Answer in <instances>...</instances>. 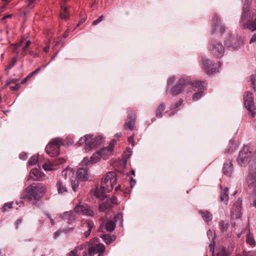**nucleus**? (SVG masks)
<instances>
[{"label": "nucleus", "mask_w": 256, "mask_h": 256, "mask_svg": "<svg viewBox=\"0 0 256 256\" xmlns=\"http://www.w3.org/2000/svg\"><path fill=\"white\" fill-rule=\"evenodd\" d=\"M238 164L242 166L249 164L248 174L246 182L249 188H252L256 192V164L254 154L246 148L240 152L237 159Z\"/></svg>", "instance_id": "nucleus-1"}, {"label": "nucleus", "mask_w": 256, "mask_h": 256, "mask_svg": "<svg viewBox=\"0 0 256 256\" xmlns=\"http://www.w3.org/2000/svg\"><path fill=\"white\" fill-rule=\"evenodd\" d=\"M45 192V188L40 184H32L26 188L21 195V198L28 201L38 200L40 194Z\"/></svg>", "instance_id": "nucleus-2"}, {"label": "nucleus", "mask_w": 256, "mask_h": 256, "mask_svg": "<svg viewBox=\"0 0 256 256\" xmlns=\"http://www.w3.org/2000/svg\"><path fill=\"white\" fill-rule=\"evenodd\" d=\"M75 213L90 216H94V212L92 207L88 206L78 205L74 208V212H64L62 216V218L64 220H67L68 222H70L75 220Z\"/></svg>", "instance_id": "nucleus-3"}, {"label": "nucleus", "mask_w": 256, "mask_h": 256, "mask_svg": "<svg viewBox=\"0 0 256 256\" xmlns=\"http://www.w3.org/2000/svg\"><path fill=\"white\" fill-rule=\"evenodd\" d=\"M250 4L248 2L244 4L242 15V20L244 22L248 17L250 18L252 14V18L248 20L246 22L244 23L243 25L244 28L254 32L256 30V10L250 12Z\"/></svg>", "instance_id": "nucleus-4"}, {"label": "nucleus", "mask_w": 256, "mask_h": 256, "mask_svg": "<svg viewBox=\"0 0 256 256\" xmlns=\"http://www.w3.org/2000/svg\"><path fill=\"white\" fill-rule=\"evenodd\" d=\"M116 143V140H112L107 148H104L96 154H94L90 157V160L88 157L84 158L81 162L80 165L82 166H87L90 164H94L98 162L100 160V157L102 156V154H104L106 152L108 154H110L114 150V146Z\"/></svg>", "instance_id": "nucleus-5"}, {"label": "nucleus", "mask_w": 256, "mask_h": 256, "mask_svg": "<svg viewBox=\"0 0 256 256\" xmlns=\"http://www.w3.org/2000/svg\"><path fill=\"white\" fill-rule=\"evenodd\" d=\"M102 136H98L94 138L92 134L85 135L82 137L78 140L80 145L85 144L84 149L88 152L94 147L98 146L102 144Z\"/></svg>", "instance_id": "nucleus-6"}, {"label": "nucleus", "mask_w": 256, "mask_h": 256, "mask_svg": "<svg viewBox=\"0 0 256 256\" xmlns=\"http://www.w3.org/2000/svg\"><path fill=\"white\" fill-rule=\"evenodd\" d=\"M116 176L114 172H108L102 178L101 182L102 188L106 192L111 191L116 184Z\"/></svg>", "instance_id": "nucleus-7"}, {"label": "nucleus", "mask_w": 256, "mask_h": 256, "mask_svg": "<svg viewBox=\"0 0 256 256\" xmlns=\"http://www.w3.org/2000/svg\"><path fill=\"white\" fill-rule=\"evenodd\" d=\"M64 144L61 138H54L46 146V152L50 156L54 157L59 154L60 148Z\"/></svg>", "instance_id": "nucleus-8"}, {"label": "nucleus", "mask_w": 256, "mask_h": 256, "mask_svg": "<svg viewBox=\"0 0 256 256\" xmlns=\"http://www.w3.org/2000/svg\"><path fill=\"white\" fill-rule=\"evenodd\" d=\"M189 80L184 78H180L176 84L172 88L170 94L172 96H176L182 92L188 93Z\"/></svg>", "instance_id": "nucleus-9"}, {"label": "nucleus", "mask_w": 256, "mask_h": 256, "mask_svg": "<svg viewBox=\"0 0 256 256\" xmlns=\"http://www.w3.org/2000/svg\"><path fill=\"white\" fill-rule=\"evenodd\" d=\"M209 51L214 58H218L224 56V48L220 42L214 40L210 42Z\"/></svg>", "instance_id": "nucleus-10"}, {"label": "nucleus", "mask_w": 256, "mask_h": 256, "mask_svg": "<svg viewBox=\"0 0 256 256\" xmlns=\"http://www.w3.org/2000/svg\"><path fill=\"white\" fill-rule=\"evenodd\" d=\"M62 174L65 180L70 179L72 189L74 192H76L79 186V180L74 176V171L73 169L68 167L62 172Z\"/></svg>", "instance_id": "nucleus-11"}, {"label": "nucleus", "mask_w": 256, "mask_h": 256, "mask_svg": "<svg viewBox=\"0 0 256 256\" xmlns=\"http://www.w3.org/2000/svg\"><path fill=\"white\" fill-rule=\"evenodd\" d=\"M244 100L245 108L247 109L249 114H250L252 118L254 117L256 114V108L254 104L252 94L250 92H246L244 96Z\"/></svg>", "instance_id": "nucleus-12"}, {"label": "nucleus", "mask_w": 256, "mask_h": 256, "mask_svg": "<svg viewBox=\"0 0 256 256\" xmlns=\"http://www.w3.org/2000/svg\"><path fill=\"white\" fill-rule=\"evenodd\" d=\"M104 250L105 247L103 244H94L88 248V252H84V256H94L97 254L98 256H100L104 252Z\"/></svg>", "instance_id": "nucleus-13"}, {"label": "nucleus", "mask_w": 256, "mask_h": 256, "mask_svg": "<svg viewBox=\"0 0 256 256\" xmlns=\"http://www.w3.org/2000/svg\"><path fill=\"white\" fill-rule=\"evenodd\" d=\"M242 214V200L238 198L233 204L230 211V217L236 220L241 217Z\"/></svg>", "instance_id": "nucleus-14"}, {"label": "nucleus", "mask_w": 256, "mask_h": 256, "mask_svg": "<svg viewBox=\"0 0 256 256\" xmlns=\"http://www.w3.org/2000/svg\"><path fill=\"white\" fill-rule=\"evenodd\" d=\"M202 66L206 74H212L216 71V68H215L214 65L212 64L208 60L202 58Z\"/></svg>", "instance_id": "nucleus-15"}, {"label": "nucleus", "mask_w": 256, "mask_h": 256, "mask_svg": "<svg viewBox=\"0 0 256 256\" xmlns=\"http://www.w3.org/2000/svg\"><path fill=\"white\" fill-rule=\"evenodd\" d=\"M212 26L214 28L212 30V33L214 31H217L219 29L220 33L222 34L226 30L225 26L220 24V20L217 16H214L212 18Z\"/></svg>", "instance_id": "nucleus-16"}, {"label": "nucleus", "mask_w": 256, "mask_h": 256, "mask_svg": "<svg viewBox=\"0 0 256 256\" xmlns=\"http://www.w3.org/2000/svg\"><path fill=\"white\" fill-rule=\"evenodd\" d=\"M120 218H122V214H119L114 216V220H108L105 225L106 230L110 232L113 231L116 228V222H117L118 219Z\"/></svg>", "instance_id": "nucleus-17"}, {"label": "nucleus", "mask_w": 256, "mask_h": 256, "mask_svg": "<svg viewBox=\"0 0 256 256\" xmlns=\"http://www.w3.org/2000/svg\"><path fill=\"white\" fill-rule=\"evenodd\" d=\"M64 162H65V160L64 158H60L58 160H56L55 162H46L42 165V166L43 168L46 171H50V170H52L54 169V168H53L54 166L58 165V164H62L63 163H64Z\"/></svg>", "instance_id": "nucleus-18"}, {"label": "nucleus", "mask_w": 256, "mask_h": 256, "mask_svg": "<svg viewBox=\"0 0 256 256\" xmlns=\"http://www.w3.org/2000/svg\"><path fill=\"white\" fill-rule=\"evenodd\" d=\"M77 179L82 181H86L88 180L89 174L88 169L84 168H79L77 170Z\"/></svg>", "instance_id": "nucleus-19"}, {"label": "nucleus", "mask_w": 256, "mask_h": 256, "mask_svg": "<svg viewBox=\"0 0 256 256\" xmlns=\"http://www.w3.org/2000/svg\"><path fill=\"white\" fill-rule=\"evenodd\" d=\"M233 164L231 160H228L224 164L222 171L224 174L228 177H230L233 171Z\"/></svg>", "instance_id": "nucleus-20"}, {"label": "nucleus", "mask_w": 256, "mask_h": 256, "mask_svg": "<svg viewBox=\"0 0 256 256\" xmlns=\"http://www.w3.org/2000/svg\"><path fill=\"white\" fill-rule=\"evenodd\" d=\"M136 121V118L134 114H132V116L128 115L125 122L124 127L127 128L130 130H132Z\"/></svg>", "instance_id": "nucleus-21"}, {"label": "nucleus", "mask_w": 256, "mask_h": 256, "mask_svg": "<svg viewBox=\"0 0 256 256\" xmlns=\"http://www.w3.org/2000/svg\"><path fill=\"white\" fill-rule=\"evenodd\" d=\"M204 82L200 81H194L190 82L189 81L188 89L192 88L194 91L196 90H203L204 86L202 84Z\"/></svg>", "instance_id": "nucleus-22"}, {"label": "nucleus", "mask_w": 256, "mask_h": 256, "mask_svg": "<svg viewBox=\"0 0 256 256\" xmlns=\"http://www.w3.org/2000/svg\"><path fill=\"white\" fill-rule=\"evenodd\" d=\"M94 226V222L90 220H86L85 223L84 224V226L88 230L84 233V235L85 238H88L92 231V228Z\"/></svg>", "instance_id": "nucleus-23"}, {"label": "nucleus", "mask_w": 256, "mask_h": 256, "mask_svg": "<svg viewBox=\"0 0 256 256\" xmlns=\"http://www.w3.org/2000/svg\"><path fill=\"white\" fill-rule=\"evenodd\" d=\"M109 192H106L104 188H102V186L100 188L97 187L94 190V195L98 198L104 199L106 197V194Z\"/></svg>", "instance_id": "nucleus-24"}, {"label": "nucleus", "mask_w": 256, "mask_h": 256, "mask_svg": "<svg viewBox=\"0 0 256 256\" xmlns=\"http://www.w3.org/2000/svg\"><path fill=\"white\" fill-rule=\"evenodd\" d=\"M221 188V194H220V200L222 202H224L225 204H226L228 200V188L226 187L223 188V187L220 186Z\"/></svg>", "instance_id": "nucleus-25"}, {"label": "nucleus", "mask_w": 256, "mask_h": 256, "mask_svg": "<svg viewBox=\"0 0 256 256\" xmlns=\"http://www.w3.org/2000/svg\"><path fill=\"white\" fill-rule=\"evenodd\" d=\"M199 212L201 214L202 218L206 222H208L212 220V215L207 210H200Z\"/></svg>", "instance_id": "nucleus-26"}, {"label": "nucleus", "mask_w": 256, "mask_h": 256, "mask_svg": "<svg viewBox=\"0 0 256 256\" xmlns=\"http://www.w3.org/2000/svg\"><path fill=\"white\" fill-rule=\"evenodd\" d=\"M246 242L252 246H256V241L253 235L250 232H248L246 234Z\"/></svg>", "instance_id": "nucleus-27"}, {"label": "nucleus", "mask_w": 256, "mask_h": 256, "mask_svg": "<svg viewBox=\"0 0 256 256\" xmlns=\"http://www.w3.org/2000/svg\"><path fill=\"white\" fill-rule=\"evenodd\" d=\"M57 190L59 194H63L67 192L66 186L60 181H58L56 184Z\"/></svg>", "instance_id": "nucleus-28"}, {"label": "nucleus", "mask_w": 256, "mask_h": 256, "mask_svg": "<svg viewBox=\"0 0 256 256\" xmlns=\"http://www.w3.org/2000/svg\"><path fill=\"white\" fill-rule=\"evenodd\" d=\"M40 177V172L38 170H32L30 174V178L34 180H38Z\"/></svg>", "instance_id": "nucleus-29"}, {"label": "nucleus", "mask_w": 256, "mask_h": 256, "mask_svg": "<svg viewBox=\"0 0 256 256\" xmlns=\"http://www.w3.org/2000/svg\"><path fill=\"white\" fill-rule=\"evenodd\" d=\"M164 103L160 104L156 110V116L160 118L164 114Z\"/></svg>", "instance_id": "nucleus-30"}, {"label": "nucleus", "mask_w": 256, "mask_h": 256, "mask_svg": "<svg viewBox=\"0 0 256 256\" xmlns=\"http://www.w3.org/2000/svg\"><path fill=\"white\" fill-rule=\"evenodd\" d=\"M102 238L106 244H110L116 240V237L114 236L106 234L103 236Z\"/></svg>", "instance_id": "nucleus-31"}, {"label": "nucleus", "mask_w": 256, "mask_h": 256, "mask_svg": "<svg viewBox=\"0 0 256 256\" xmlns=\"http://www.w3.org/2000/svg\"><path fill=\"white\" fill-rule=\"evenodd\" d=\"M219 226L221 232H225L228 228V224L224 220H220L219 222Z\"/></svg>", "instance_id": "nucleus-32"}, {"label": "nucleus", "mask_w": 256, "mask_h": 256, "mask_svg": "<svg viewBox=\"0 0 256 256\" xmlns=\"http://www.w3.org/2000/svg\"><path fill=\"white\" fill-rule=\"evenodd\" d=\"M111 207V204L107 203V201L103 202L101 204L98 208V210L100 212H104L105 210L110 208Z\"/></svg>", "instance_id": "nucleus-33"}, {"label": "nucleus", "mask_w": 256, "mask_h": 256, "mask_svg": "<svg viewBox=\"0 0 256 256\" xmlns=\"http://www.w3.org/2000/svg\"><path fill=\"white\" fill-rule=\"evenodd\" d=\"M202 96H203V92H202V90H200L198 92H196L194 94V96H192V98L194 100H197L200 98H201Z\"/></svg>", "instance_id": "nucleus-34"}, {"label": "nucleus", "mask_w": 256, "mask_h": 256, "mask_svg": "<svg viewBox=\"0 0 256 256\" xmlns=\"http://www.w3.org/2000/svg\"><path fill=\"white\" fill-rule=\"evenodd\" d=\"M37 161L38 157L36 156H32L28 160V163L30 165L32 166L35 164Z\"/></svg>", "instance_id": "nucleus-35"}, {"label": "nucleus", "mask_w": 256, "mask_h": 256, "mask_svg": "<svg viewBox=\"0 0 256 256\" xmlns=\"http://www.w3.org/2000/svg\"><path fill=\"white\" fill-rule=\"evenodd\" d=\"M250 81L251 83V85L253 88V89L254 90H256V87H255V82L256 81V76L254 75H251L250 76Z\"/></svg>", "instance_id": "nucleus-36"}, {"label": "nucleus", "mask_w": 256, "mask_h": 256, "mask_svg": "<svg viewBox=\"0 0 256 256\" xmlns=\"http://www.w3.org/2000/svg\"><path fill=\"white\" fill-rule=\"evenodd\" d=\"M107 203L111 204V206L112 204H117V199L115 196H112L110 199L106 200Z\"/></svg>", "instance_id": "nucleus-37"}, {"label": "nucleus", "mask_w": 256, "mask_h": 256, "mask_svg": "<svg viewBox=\"0 0 256 256\" xmlns=\"http://www.w3.org/2000/svg\"><path fill=\"white\" fill-rule=\"evenodd\" d=\"M13 204V202H9V203H6L4 204L3 206L2 207V210L3 212L6 211L9 208H12V205Z\"/></svg>", "instance_id": "nucleus-38"}, {"label": "nucleus", "mask_w": 256, "mask_h": 256, "mask_svg": "<svg viewBox=\"0 0 256 256\" xmlns=\"http://www.w3.org/2000/svg\"><path fill=\"white\" fill-rule=\"evenodd\" d=\"M242 44V41L241 40H239L236 43H235L234 44H232V46L230 44H228V46L232 48L233 49H236L238 47H239Z\"/></svg>", "instance_id": "nucleus-39"}, {"label": "nucleus", "mask_w": 256, "mask_h": 256, "mask_svg": "<svg viewBox=\"0 0 256 256\" xmlns=\"http://www.w3.org/2000/svg\"><path fill=\"white\" fill-rule=\"evenodd\" d=\"M207 236L210 240H214L216 236L215 235L213 236L212 232L210 230L207 232Z\"/></svg>", "instance_id": "nucleus-40"}, {"label": "nucleus", "mask_w": 256, "mask_h": 256, "mask_svg": "<svg viewBox=\"0 0 256 256\" xmlns=\"http://www.w3.org/2000/svg\"><path fill=\"white\" fill-rule=\"evenodd\" d=\"M63 12L64 14H63L62 12L60 14L61 18L62 20H66L68 17V15L66 14V12H67V8L66 7L64 8Z\"/></svg>", "instance_id": "nucleus-41"}, {"label": "nucleus", "mask_w": 256, "mask_h": 256, "mask_svg": "<svg viewBox=\"0 0 256 256\" xmlns=\"http://www.w3.org/2000/svg\"><path fill=\"white\" fill-rule=\"evenodd\" d=\"M19 81L18 79L15 78H10L6 81V84L7 86L10 84H16Z\"/></svg>", "instance_id": "nucleus-42"}, {"label": "nucleus", "mask_w": 256, "mask_h": 256, "mask_svg": "<svg viewBox=\"0 0 256 256\" xmlns=\"http://www.w3.org/2000/svg\"><path fill=\"white\" fill-rule=\"evenodd\" d=\"M214 245H215L214 240H211L210 244L209 245V248H210V250L212 252V256H214Z\"/></svg>", "instance_id": "nucleus-43"}, {"label": "nucleus", "mask_w": 256, "mask_h": 256, "mask_svg": "<svg viewBox=\"0 0 256 256\" xmlns=\"http://www.w3.org/2000/svg\"><path fill=\"white\" fill-rule=\"evenodd\" d=\"M103 17H104V16L102 15L98 19L94 20L92 22V24L94 26H96V25L98 24L100 22H101L102 20Z\"/></svg>", "instance_id": "nucleus-44"}, {"label": "nucleus", "mask_w": 256, "mask_h": 256, "mask_svg": "<svg viewBox=\"0 0 256 256\" xmlns=\"http://www.w3.org/2000/svg\"><path fill=\"white\" fill-rule=\"evenodd\" d=\"M78 250L74 249L71 250L68 254L67 256H78Z\"/></svg>", "instance_id": "nucleus-45"}, {"label": "nucleus", "mask_w": 256, "mask_h": 256, "mask_svg": "<svg viewBox=\"0 0 256 256\" xmlns=\"http://www.w3.org/2000/svg\"><path fill=\"white\" fill-rule=\"evenodd\" d=\"M20 88V84L17 82L16 84V86H10V89L12 91H15L18 90Z\"/></svg>", "instance_id": "nucleus-46"}, {"label": "nucleus", "mask_w": 256, "mask_h": 256, "mask_svg": "<svg viewBox=\"0 0 256 256\" xmlns=\"http://www.w3.org/2000/svg\"><path fill=\"white\" fill-rule=\"evenodd\" d=\"M176 80V78L175 76H172L170 78H168V82H167V84L168 86H170L171 84H172L174 81L175 80Z\"/></svg>", "instance_id": "nucleus-47"}, {"label": "nucleus", "mask_w": 256, "mask_h": 256, "mask_svg": "<svg viewBox=\"0 0 256 256\" xmlns=\"http://www.w3.org/2000/svg\"><path fill=\"white\" fill-rule=\"evenodd\" d=\"M256 43V34H254L252 35L250 40V44Z\"/></svg>", "instance_id": "nucleus-48"}, {"label": "nucleus", "mask_w": 256, "mask_h": 256, "mask_svg": "<svg viewBox=\"0 0 256 256\" xmlns=\"http://www.w3.org/2000/svg\"><path fill=\"white\" fill-rule=\"evenodd\" d=\"M17 62V60L16 58H12V63L11 64L8 66V68H11L12 67H13L14 64H16Z\"/></svg>", "instance_id": "nucleus-49"}, {"label": "nucleus", "mask_w": 256, "mask_h": 256, "mask_svg": "<svg viewBox=\"0 0 256 256\" xmlns=\"http://www.w3.org/2000/svg\"><path fill=\"white\" fill-rule=\"evenodd\" d=\"M32 76L30 75V74L26 78H24L22 82H21V84H24L26 82L27 80L30 78Z\"/></svg>", "instance_id": "nucleus-50"}, {"label": "nucleus", "mask_w": 256, "mask_h": 256, "mask_svg": "<svg viewBox=\"0 0 256 256\" xmlns=\"http://www.w3.org/2000/svg\"><path fill=\"white\" fill-rule=\"evenodd\" d=\"M36 0H28V6L30 7V8H32L34 6L32 5L33 3Z\"/></svg>", "instance_id": "nucleus-51"}, {"label": "nucleus", "mask_w": 256, "mask_h": 256, "mask_svg": "<svg viewBox=\"0 0 256 256\" xmlns=\"http://www.w3.org/2000/svg\"><path fill=\"white\" fill-rule=\"evenodd\" d=\"M30 44H31V42L30 41V40L27 41L26 46L24 48V52L26 51V49L29 47V46H30Z\"/></svg>", "instance_id": "nucleus-52"}, {"label": "nucleus", "mask_w": 256, "mask_h": 256, "mask_svg": "<svg viewBox=\"0 0 256 256\" xmlns=\"http://www.w3.org/2000/svg\"><path fill=\"white\" fill-rule=\"evenodd\" d=\"M128 140L130 144H132V146H134V137L131 136L128 138Z\"/></svg>", "instance_id": "nucleus-53"}, {"label": "nucleus", "mask_w": 256, "mask_h": 256, "mask_svg": "<svg viewBox=\"0 0 256 256\" xmlns=\"http://www.w3.org/2000/svg\"><path fill=\"white\" fill-rule=\"evenodd\" d=\"M136 184V180H134V178H132L130 180V187L131 188L134 187V186Z\"/></svg>", "instance_id": "nucleus-54"}, {"label": "nucleus", "mask_w": 256, "mask_h": 256, "mask_svg": "<svg viewBox=\"0 0 256 256\" xmlns=\"http://www.w3.org/2000/svg\"><path fill=\"white\" fill-rule=\"evenodd\" d=\"M22 41H20V42L18 43V44H14V46L16 47V48H18V47H20L22 46Z\"/></svg>", "instance_id": "nucleus-55"}, {"label": "nucleus", "mask_w": 256, "mask_h": 256, "mask_svg": "<svg viewBox=\"0 0 256 256\" xmlns=\"http://www.w3.org/2000/svg\"><path fill=\"white\" fill-rule=\"evenodd\" d=\"M218 256H228V254L224 250H222L219 254Z\"/></svg>", "instance_id": "nucleus-56"}, {"label": "nucleus", "mask_w": 256, "mask_h": 256, "mask_svg": "<svg viewBox=\"0 0 256 256\" xmlns=\"http://www.w3.org/2000/svg\"><path fill=\"white\" fill-rule=\"evenodd\" d=\"M182 100H180L178 102H176L175 104V108H178L182 104Z\"/></svg>", "instance_id": "nucleus-57"}, {"label": "nucleus", "mask_w": 256, "mask_h": 256, "mask_svg": "<svg viewBox=\"0 0 256 256\" xmlns=\"http://www.w3.org/2000/svg\"><path fill=\"white\" fill-rule=\"evenodd\" d=\"M60 232L59 231L56 232L54 234V238H56L60 236Z\"/></svg>", "instance_id": "nucleus-58"}, {"label": "nucleus", "mask_w": 256, "mask_h": 256, "mask_svg": "<svg viewBox=\"0 0 256 256\" xmlns=\"http://www.w3.org/2000/svg\"><path fill=\"white\" fill-rule=\"evenodd\" d=\"M40 68H37V69H36V70L34 71L33 72H32V73H30V75H31L32 76L33 75H34V74H36L37 72H38L40 71Z\"/></svg>", "instance_id": "nucleus-59"}, {"label": "nucleus", "mask_w": 256, "mask_h": 256, "mask_svg": "<svg viewBox=\"0 0 256 256\" xmlns=\"http://www.w3.org/2000/svg\"><path fill=\"white\" fill-rule=\"evenodd\" d=\"M27 157H28V156H26V154H24V155H23V154H20V159H22V160H26V159L27 158Z\"/></svg>", "instance_id": "nucleus-60"}, {"label": "nucleus", "mask_w": 256, "mask_h": 256, "mask_svg": "<svg viewBox=\"0 0 256 256\" xmlns=\"http://www.w3.org/2000/svg\"><path fill=\"white\" fill-rule=\"evenodd\" d=\"M12 17V14H8V15H7L6 16H4L2 18V20H4L7 18H10Z\"/></svg>", "instance_id": "nucleus-61"}, {"label": "nucleus", "mask_w": 256, "mask_h": 256, "mask_svg": "<svg viewBox=\"0 0 256 256\" xmlns=\"http://www.w3.org/2000/svg\"><path fill=\"white\" fill-rule=\"evenodd\" d=\"M49 49H50V47L48 46H46L44 48V51L46 52H48L49 50Z\"/></svg>", "instance_id": "nucleus-62"}, {"label": "nucleus", "mask_w": 256, "mask_h": 256, "mask_svg": "<svg viewBox=\"0 0 256 256\" xmlns=\"http://www.w3.org/2000/svg\"><path fill=\"white\" fill-rule=\"evenodd\" d=\"M22 223V220H18L16 223V228H18V224Z\"/></svg>", "instance_id": "nucleus-63"}, {"label": "nucleus", "mask_w": 256, "mask_h": 256, "mask_svg": "<svg viewBox=\"0 0 256 256\" xmlns=\"http://www.w3.org/2000/svg\"><path fill=\"white\" fill-rule=\"evenodd\" d=\"M122 134L121 132H118L115 134V136H116L117 138H119L121 136Z\"/></svg>", "instance_id": "nucleus-64"}]
</instances>
